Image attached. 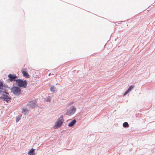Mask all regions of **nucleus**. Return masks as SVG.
<instances>
[{
	"label": "nucleus",
	"mask_w": 155,
	"mask_h": 155,
	"mask_svg": "<svg viewBox=\"0 0 155 155\" xmlns=\"http://www.w3.org/2000/svg\"><path fill=\"white\" fill-rule=\"evenodd\" d=\"M76 120L75 119L73 120L71 122L68 124V126L69 127H72L73 126L76 122Z\"/></svg>",
	"instance_id": "nucleus-9"
},
{
	"label": "nucleus",
	"mask_w": 155,
	"mask_h": 155,
	"mask_svg": "<svg viewBox=\"0 0 155 155\" xmlns=\"http://www.w3.org/2000/svg\"><path fill=\"white\" fill-rule=\"evenodd\" d=\"M134 86H130L129 88L125 92V93L124 94V96H125L127 94L129 93L132 89H133L134 88Z\"/></svg>",
	"instance_id": "nucleus-7"
},
{
	"label": "nucleus",
	"mask_w": 155,
	"mask_h": 155,
	"mask_svg": "<svg viewBox=\"0 0 155 155\" xmlns=\"http://www.w3.org/2000/svg\"><path fill=\"white\" fill-rule=\"evenodd\" d=\"M10 99V98L7 96H5L4 97V100L7 102L9 101Z\"/></svg>",
	"instance_id": "nucleus-11"
},
{
	"label": "nucleus",
	"mask_w": 155,
	"mask_h": 155,
	"mask_svg": "<svg viewBox=\"0 0 155 155\" xmlns=\"http://www.w3.org/2000/svg\"><path fill=\"white\" fill-rule=\"evenodd\" d=\"M123 126L124 127H128L129 126L128 123L127 122H125L123 124Z\"/></svg>",
	"instance_id": "nucleus-13"
},
{
	"label": "nucleus",
	"mask_w": 155,
	"mask_h": 155,
	"mask_svg": "<svg viewBox=\"0 0 155 155\" xmlns=\"http://www.w3.org/2000/svg\"><path fill=\"white\" fill-rule=\"evenodd\" d=\"M35 149H32L28 152V154L29 155H35L34 153Z\"/></svg>",
	"instance_id": "nucleus-10"
},
{
	"label": "nucleus",
	"mask_w": 155,
	"mask_h": 155,
	"mask_svg": "<svg viewBox=\"0 0 155 155\" xmlns=\"http://www.w3.org/2000/svg\"><path fill=\"white\" fill-rule=\"evenodd\" d=\"M8 77L10 81H16V80H15V79L17 78V76L15 74H10L8 75Z\"/></svg>",
	"instance_id": "nucleus-5"
},
{
	"label": "nucleus",
	"mask_w": 155,
	"mask_h": 155,
	"mask_svg": "<svg viewBox=\"0 0 155 155\" xmlns=\"http://www.w3.org/2000/svg\"><path fill=\"white\" fill-rule=\"evenodd\" d=\"M3 84L2 82L0 81V93L2 92L3 90Z\"/></svg>",
	"instance_id": "nucleus-12"
},
{
	"label": "nucleus",
	"mask_w": 155,
	"mask_h": 155,
	"mask_svg": "<svg viewBox=\"0 0 155 155\" xmlns=\"http://www.w3.org/2000/svg\"><path fill=\"white\" fill-rule=\"evenodd\" d=\"M21 116H18L16 118V122H18L20 119L21 118Z\"/></svg>",
	"instance_id": "nucleus-15"
},
{
	"label": "nucleus",
	"mask_w": 155,
	"mask_h": 155,
	"mask_svg": "<svg viewBox=\"0 0 155 155\" xmlns=\"http://www.w3.org/2000/svg\"><path fill=\"white\" fill-rule=\"evenodd\" d=\"M73 103H73V102H71V103H70L69 104V105H71V104H73Z\"/></svg>",
	"instance_id": "nucleus-17"
},
{
	"label": "nucleus",
	"mask_w": 155,
	"mask_h": 155,
	"mask_svg": "<svg viewBox=\"0 0 155 155\" xmlns=\"http://www.w3.org/2000/svg\"><path fill=\"white\" fill-rule=\"evenodd\" d=\"M23 113L25 114H27L28 112V110L27 109H24L23 110Z\"/></svg>",
	"instance_id": "nucleus-14"
},
{
	"label": "nucleus",
	"mask_w": 155,
	"mask_h": 155,
	"mask_svg": "<svg viewBox=\"0 0 155 155\" xmlns=\"http://www.w3.org/2000/svg\"><path fill=\"white\" fill-rule=\"evenodd\" d=\"M26 69H25L24 70H22V73L24 76L26 78H29L30 77V75H29L28 72L26 71Z\"/></svg>",
	"instance_id": "nucleus-6"
},
{
	"label": "nucleus",
	"mask_w": 155,
	"mask_h": 155,
	"mask_svg": "<svg viewBox=\"0 0 155 155\" xmlns=\"http://www.w3.org/2000/svg\"><path fill=\"white\" fill-rule=\"evenodd\" d=\"M47 100H48L47 101H50V100L48 99Z\"/></svg>",
	"instance_id": "nucleus-18"
},
{
	"label": "nucleus",
	"mask_w": 155,
	"mask_h": 155,
	"mask_svg": "<svg viewBox=\"0 0 155 155\" xmlns=\"http://www.w3.org/2000/svg\"><path fill=\"white\" fill-rule=\"evenodd\" d=\"M16 83L20 87H22L24 88L27 87V83L25 80L23 81L21 79H17L16 80Z\"/></svg>",
	"instance_id": "nucleus-1"
},
{
	"label": "nucleus",
	"mask_w": 155,
	"mask_h": 155,
	"mask_svg": "<svg viewBox=\"0 0 155 155\" xmlns=\"http://www.w3.org/2000/svg\"><path fill=\"white\" fill-rule=\"evenodd\" d=\"M29 105L30 107H34L36 105L35 101H30L29 103Z\"/></svg>",
	"instance_id": "nucleus-8"
},
{
	"label": "nucleus",
	"mask_w": 155,
	"mask_h": 155,
	"mask_svg": "<svg viewBox=\"0 0 155 155\" xmlns=\"http://www.w3.org/2000/svg\"><path fill=\"white\" fill-rule=\"evenodd\" d=\"M54 87H51L50 88V90L52 91H54Z\"/></svg>",
	"instance_id": "nucleus-16"
},
{
	"label": "nucleus",
	"mask_w": 155,
	"mask_h": 155,
	"mask_svg": "<svg viewBox=\"0 0 155 155\" xmlns=\"http://www.w3.org/2000/svg\"><path fill=\"white\" fill-rule=\"evenodd\" d=\"M11 91L12 93L16 95H18L21 94V89L18 87H13L11 88Z\"/></svg>",
	"instance_id": "nucleus-2"
},
{
	"label": "nucleus",
	"mask_w": 155,
	"mask_h": 155,
	"mask_svg": "<svg viewBox=\"0 0 155 155\" xmlns=\"http://www.w3.org/2000/svg\"><path fill=\"white\" fill-rule=\"evenodd\" d=\"M64 121L63 116H61L58 119V120L56 122L54 126L55 129L57 128L60 127Z\"/></svg>",
	"instance_id": "nucleus-3"
},
{
	"label": "nucleus",
	"mask_w": 155,
	"mask_h": 155,
	"mask_svg": "<svg viewBox=\"0 0 155 155\" xmlns=\"http://www.w3.org/2000/svg\"><path fill=\"white\" fill-rule=\"evenodd\" d=\"M76 110V108L72 106L70 109L68 110L66 113L68 115H71L74 114Z\"/></svg>",
	"instance_id": "nucleus-4"
}]
</instances>
